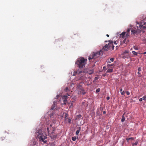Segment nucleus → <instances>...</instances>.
Instances as JSON below:
<instances>
[{
  "label": "nucleus",
  "instance_id": "1",
  "mask_svg": "<svg viewBox=\"0 0 146 146\" xmlns=\"http://www.w3.org/2000/svg\"><path fill=\"white\" fill-rule=\"evenodd\" d=\"M87 60L84 57H81L77 59L75 64H77L79 68H83L85 67Z\"/></svg>",
  "mask_w": 146,
  "mask_h": 146
},
{
  "label": "nucleus",
  "instance_id": "2",
  "mask_svg": "<svg viewBox=\"0 0 146 146\" xmlns=\"http://www.w3.org/2000/svg\"><path fill=\"white\" fill-rule=\"evenodd\" d=\"M37 137L39 139V141L41 142L46 143L47 142V137L43 133L39 131L36 133Z\"/></svg>",
  "mask_w": 146,
  "mask_h": 146
},
{
  "label": "nucleus",
  "instance_id": "3",
  "mask_svg": "<svg viewBox=\"0 0 146 146\" xmlns=\"http://www.w3.org/2000/svg\"><path fill=\"white\" fill-rule=\"evenodd\" d=\"M101 53L103 54L102 51V50H100L99 52H93L91 53L89 57V61H90V60L92 59H96L99 57Z\"/></svg>",
  "mask_w": 146,
  "mask_h": 146
},
{
  "label": "nucleus",
  "instance_id": "4",
  "mask_svg": "<svg viewBox=\"0 0 146 146\" xmlns=\"http://www.w3.org/2000/svg\"><path fill=\"white\" fill-rule=\"evenodd\" d=\"M47 130L48 133L53 132L55 130V128L52 125L50 124L49 126L47 128Z\"/></svg>",
  "mask_w": 146,
  "mask_h": 146
},
{
  "label": "nucleus",
  "instance_id": "5",
  "mask_svg": "<svg viewBox=\"0 0 146 146\" xmlns=\"http://www.w3.org/2000/svg\"><path fill=\"white\" fill-rule=\"evenodd\" d=\"M109 43L107 45L108 46L109 49H111L112 50H113L114 46L113 44V41L110 40L109 41Z\"/></svg>",
  "mask_w": 146,
  "mask_h": 146
},
{
  "label": "nucleus",
  "instance_id": "6",
  "mask_svg": "<svg viewBox=\"0 0 146 146\" xmlns=\"http://www.w3.org/2000/svg\"><path fill=\"white\" fill-rule=\"evenodd\" d=\"M48 135L51 137V139H55L57 136V135L56 134H55L54 132L49 133H48Z\"/></svg>",
  "mask_w": 146,
  "mask_h": 146
},
{
  "label": "nucleus",
  "instance_id": "7",
  "mask_svg": "<svg viewBox=\"0 0 146 146\" xmlns=\"http://www.w3.org/2000/svg\"><path fill=\"white\" fill-rule=\"evenodd\" d=\"M86 92L84 91V89L82 88H81L79 90L78 94L84 95Z\"/></svg>",
  "mask_w": 146,
  "mask_h": 146
},
{
  "label": "nucleus",
  "instance_id": "8",
  "mask_svg": "<svg viewBox=\"0 0 146 146\" xmlns=\"http://www.w3.org/2000/svg\"><path fill=\"white\" fill-rule=\"evenodd\" d=\"M103 49L104 50L108 51L110 49L108 48V46L106 44L103 47Z\"/></svg>",
  "mask_w": 146,
  "mask_h": 146
},
{
  "label": "nucleus",
  "instance_id": "9",
  "mask_svg": "<svg viewBox=\"0 0 146 146\" xmlns=\"http://www.w3.org/2000/svg\"><path fill=\"white\" fill-rule=\"evenodd\" d=\"M126 33L125 32H123L120 35V38H124L125 37V35Z\"/></svg>",
  "mask_w": 146,
  "mask_h": 146
},
{
  "label": "nucleus",
  "instance_id": "10",
  "mask_svg": "<svg viewBox=\"0 0 146 146\" xmlns=\"http://www.w3.org/2000/svg\"><path fill=\"white\" fill-rule=\"evenodd\" d=\"M130 31V29H127V33L126 34V37H128V36H129V35L130 34V33L129 32Z\"/></svg>",
  "mask_w": 146,
  "mask_h": 146
},
{
  "label": "nucleus",
  "instance_id": "11",
  "mask_svg": "<svg viewBox=\"0 0 146 146\" xmlns=\"http://www.w3.org/2000/svg\"><path fill=\"white\" fill-rule=\"evenodd\" d=\"M127 37H126V38H125L124 40H123L122 42V43H125L126 44H127V42H128V41L127 40H126V38H127Z\"/></svg>",
  "mask_w": 146,
  "mask_h": 146
},
{
  "label": "nucleus",
  "instance_id": "12",
  "mask_svg": "<svg viewBox=\"0 0 146 146\" xmlns=\"http://www.w3.org/2000/svg\"><path fill=\"white\" fill-rule=\"evenodd\" d=\"M125 113H124L123 115L122 116V117L121 119V121L122 122H123L125 120V117L124 116V115H125Z\"/></svg>",
  "mask_w": 146,
  "mask_h": 146
},
{
  "label": "nucleus",
  "instance_id": "13",
  "mask_svg": "<svg viewBox=\"0 0 146 146\" xmlns=\"http://www.w3.org/2000/svg\"><path fill=\"white\" fill-rule=\"evenodd\" d=\"M82 117V115L81 114H79L77 115L76 117V119H78L81 118Z\"/></svg>",
  "mask_w": 146,
  "mask_h": 146
},
{
  "label": "nucleus",
  "instance_id": "14",
  "mask_svg": "<svg viewBox=\"0 0 146 146\" xmlns=\"http://www.w3.org/2000/svg\"><path fill=\"white\" fill-rule=\"evenodd\" d=\"M139 27L140 29H141V28H142L144 29H146V27L144 26L143 25H139Z\"/></svg>",
  "mask_w": 146,
  "mask_h": 146
},
{
  "label": "nucleus",
  "instance_id": "15",
  "mask_svg": "<svg viewBox=\"0 0 146 146\" xmlns=\"http://www.w3.org/2000/svg\"><path fill=\"white\" fill-rule=\"evenodd\" d=\"M133 139L134 138L133 137L127 138L126 139L127 142H128L129 141V140H133Z\"/></svg>",
  "mask_w": 146,
  "mask_h": 146
},
{
  "label": "nucleus",
  "instance_id": "16",
  "mask_svg": "<svg viewBox=\"0 0 146 146\" xmlns=\"http://www.w3.org/2000/svg\"><path fill=\"white\" fill-rule=\"evenodd\" d=\"M113 72L112 69H109L106 72Z\"/></svg>",
  "mask_w": 146,
  "mask_h": 146
},
{
  "label": "nucleus",
  "instance_id": "17",
  "mask_svg": "<svg viewBox=\"0 0 146 146\" xmlns=\"http://www.w3.org/2000/svg\"><path fill=\"white\" fill-rule=\"evenodd\" d=\"M56 106V105L55 104H53L52 106V107L51 109L52 110H54L55 109Z\"/></svg>",
  "mask_w": 146,
  "mask_h": 146
},
{
  "label": "nucleus",
  "instance_id": "18",
  "mask_svg": "<svg viewBox=\"0 0 146 146\" xmlns=\"http://www.w3.org/2000/svg\"><path fill=\"white\" fill-rule=\"evenodd\" d=\"M80 131V128L78 130H77L76 131V135H78V134L79 133Z\"/></svg>",
  "mask_w": 146,
  "mask_h": 146
},
{
  "label": "nucleus",
  "instance_id": "19",
  "mask_svg": "<svg viewBox=\"0 0 146 146\" xmlns=\"http://www.w3.org/2000/svg\"><path fill=\"white\" fill-rule=\"evenodd\" d=\"M132 53L135 55L137 56V53L135 51H133L132 52Z\"/></svg>",
  "mask_w": 146,
  "mask_h": 146
},
{
  "label": "nucleus",
  "instance_id": "20",
  "mask_svg": "<svg viewBox=\"0 0 146 146\" xmlns=\"http://www.w3.org/2000/svg\"><path fill=\"white\" fill-rule=\"evenodd\" d=\"M72 140L73 141H75L76 140V138L75 137H72Z\"/></svg>",
  "mask_w": 146,
  "mask_h": 146
},
{
  "label": "nucleus",
  "instance_id": "21",
  "mask_svg": "<svg viewBox=\"0 0 146 146\" xmlns=\"http://www.w3.org/2000/svg\"><path fill=\"white\" fill-rule=\"evenodd\" d=\"M128 52L127 51H125L124 52V55L125 54L127 53V56H128L129 54H128Z\"/></svg>",
  "mask_w": 146,
  "mask_h": 146
},
{
  "label": "nucleus",
  "instance_id": "22",
  "mask_svg": "<svg viewBox=\"0 0 146 146\" xmlns=\"http://www.w3.org/2000/svg\"><path fill=\"white\" fill-rule=\"evenodd\" d=\"M137 143H138L137 141H136L135 143L133 144L132 145L133 146L137 145Z\"/></svg>",
  "mask_w": 146,
  "mask_h": 146
},
{
  "label": "nucleus",
  "instance_id": "23",
  "mask_svg": "<svg viewBox=\"0 0 146 146\" xmlns=\"http://www.w3.org/2000/svg\"><path fill=\"white\" fill-rule=\"evenodd\" d=\"M100 91V88H98L96 90V92L97 93L99 92Z\"/></svg>",
  "mask_w": 146,
  "mask_h": 146
},
{
  "label": "nucleus",
  "instance_id": "24",
  "mask_svg": "<svg viewBox=\"0 0 146 146\" xmlns=\"http://www.w3.org/2000/svg\"><path fill=\"white\" fill-rule=\"evenodd\" d=\"M113 64H108V65L107 66V67L108 68H110V66H113Z\"/></svg>",
  "mask_w": 146,
  "mask_h": 146
},
{
  "label": "nucleus",
  "instance_id": "25",
  "mask_svg": "<svg viewBox=\"0 0 146 146\" xmlns=\"http://www.w3.org/2000/svg\"><path fill=\"white\" fill-rule=\"evenodd\" d=\"M68 98V97L67 96L65 95L64 96L63 98V99H66V100Z\"/></svg>",
  "mask_w": 146,
  "mask_h": 146
},
{
  "label": "nucleus",
  "instance_id": "26",
  "mask_svg": "<svg viewBox=\"0 0 146 146\" xmlns=\"http://www.w3.org/2000/svg\"><path fill=\"white\" fill-rule=\"evenodd\" d=\"M82 71H77L76 72V73L78 74H80L82 73Z\"/></svg>",
  "mask_w": 146,
  "mask_h": 146
},
{
  "label": "nucleus",
  "instance_id": "27",
  "mask_svg": "<svg viewBox=\"0 0 146 146\" xmlns=\"http://www.w3.org/2000/svg\"><path fill=\"white\" fill-rule=\"evenodd\" d=\"M133 48H134L135 50H138V48H137V46H135L133 47Z\"/></svg>",
  "mask_w": 146,
  "mask_h": 146
},
{
  "label": "nucleus",
  "instance_id": "28",
  "mask_svg": "<svg viewBox=\"0 0 146 146\" xmlns=\"http://www.w3.org/2000/svg\"><path fill=\"white\" fill-rule=\"evenodd\" d=\"M114 60V58H111L110 59V61L111 62H113Z\"/></svg>",
  "mask_w": 146,
  "mask_h": 146
},
{
  "label": "nucleus",
  "instance_id": "29",
  "mask_svg": "<svg viewBox=\"0 0 146 146\" xmlns=\"http://www.w3.org/2000/svg\"><path fill=\"white\" fill-rule=\"evenodd\" d=\"M131 32L132 33H133V34L135 33L136 32L135 30H131Z\"/></svg>",
  "mask_w": 146,
  "mask_h": 146
},
{
  "label": "nucleus",
  "instance_id": "30",
  "mask_svg": "<svg viewBox=\"0 0 146 146\" xmlns=\"http://www.w3.org/2000/svg\"><path fill=\"white\" fill-rule=\"evenodd\" d=\"M68 88L67 87L66 88L64 89V91L65 92H67L68 90Z\"/></svg>",
  "mask_w": 146,
  "mask_h": 146
},
{
  "label": "nucleus",
  "instance_id": "31",
  "mask_svg": "<svg viewBox=\"0 0 146 146\" xmlns=\"http://www.w3.org/2000/svg\"><path fill=\"white\" fill-rule=\"evenodd\" d=\"M125 94V92H124V91H123L121 92V94L122 95H124Z\"/></svg>",
  "mask_w": 146,
  "mask_h": 146
},
{
  "label": "nucleus",
  "instance_id": "32",
  "mask_svg": "<svg viewBox=\"0 0 146 146\" xmlns=\"http://www.w3.org/2000/svg\"><path fill=\"white\" fill-rule=\"evenodd\" d=\"M67 101V100L66 99H64L63 100V101L64 102V104H66V103H65V102H66Z\"/></svg>",
  "mask_w": 146,
  "mask_h": 146
},
{
  "label": "nucleus",
  "instance_id": "33",
  "mask_svg": "<svg viewBox=\"0 0 146 146\" xmlns=\"http://www.w3.org/2000/svg\"><path fill=\"white\" fill-rule=\"evenodd\" d=\"M143 100H146V95L144 96L143 97Z\"/></svg>",
  "mask_w": 146,
  "mask_h": 146
},
{
  "label": "nucleus",
  "instance_id": "34",
  "mask_svg": "<svg viewBox=\"0 0 146 146\" xmlns=\"http://www.w3.org/2000/svg\"><path fill=\"white\" fill-rule=\"evenodd\" d=\"M138 70L139 71H141V68L140 67H139L138 68Z\"/></svg>",
  "mask_w": 146,
  "mask_h": 146
},
{
  "label": "nucleus",
  "instance_id": "35",
  "mask_svg": "<svg viewBox=\"0 0 146 146\" xmlns=\"http://www.w3.org/2000/svg\"><path fill=\"white\" fill-rule=\"evenodd\" d=\"M126 94L127 95H129L130 94V93L128 91H126Z\"/></svg>",
  "mask_w": 146,
  "mask_h": 146
},
{
  "label": "nucleus",
  "instance_id": "36",
  "mask_svg": "<svg viewBox=\"0 0 146 146\" xmlns=\"http://www.w3.org/2000/svg\"><path fill=\"white\" fill-rule=\"evenodd\" d=\"M110 98L109 96H108L107 98H106V99L107 100H109V99H110Z\"/></svg>",
  "mask_w": 146,
  "mask_h": 146
},
{
  "label": "nucleus",
  "instance_id": "37",
  "mask_svg": "<svg viewBox=\"0 0 146 146\" xmlns=\"http://www.w3.org/2000/svg\"><path fill=\"white\" fill-rule=\"evenodd\" d=\"M142 100H143V99L142 98H140L139 99V101L140 102H141L142 101Z\"/></svg>",
  "mask_w": 146,
  "mask_h": 146
},
{
  "label": "nucleus",
  "instance_id": "38",
  "mask_svg": "<svg viewBox=\"0 0 146 146\" xmlns=\"http://www.w3.org/2000/svg\"><path fill=\"white\" fill-rule=\"evenodd\" d=\"M111 61H110V60H108V61H107V63L108 64H109V63H111Z\"/></svg>",
  "mask_w": 146,
  "mask_h": 146
},
{
  "label": "nucleus",
  "instance_id": "39",
  "mask_svg": "<svg viewBox=\"0 0 146 146\" xmlns=\"http://www.w3.org/2000/svg\"><path fill=\"white\" fill-rule=\"evenodd\" d=\"M114 43L115 44H117V41H114Z\"/></svg>",
  "mask_w": 146,
  "mask_h": 146
},
{
  "label": "nucleus",
  "instance_id": "40",
  "mask_svg": "<svg viewBox=\"0 0 146 146\" xmlns=\"http://www.w3.org/2000/svg\"><path fill=\"white\" fill-rule=\"evenodd\" d=\"M122 90H123V89L122 88L120 89V92L121 93L122 92H123Z\"/></svg>",
  "mask_w": 146,
  "mask_h": 146
},
{
  "label": "nucleus",
  "instance_id": "41",
  "mask_svg": "<svg viewBox=\"0 0 146 146\" xmlns=\"http://www.w3.org/2000/svg\"><path fill=\"white\" fill-rule=\"evenodd\" d=\"M81 84H82V83H80L79 84H78V86H81Z\"/></svg>",
  "mask_w": 146,
  "mask_h": 146
},
{
  "label": "nucleus",
  "instance_id": "42",
  "mask_svg": "<svg viewBox=\"0 0 146 146\" xmlns=\"http://www.w3.org/2000/svg\"><path fill=\"white\" fill-rule=\"evenodd\" d=\"M106 113V111H104L103 112V113L104 114H105Z\"/></svg>",
  "mask_w": 146,
  "mask_h": 146
},
{
  "label": "nucleus",
  "instance_id": "43",
  "mask_svg": "<svg viewBox=\"0 0 146 146\" xmlns=\"http://www.w3.org/2000/svg\"><path fill=\"white\" fill-rule=\"evenodd\" d=\"M70 121H71V120L70 119H68V122L70 123Z\"/></svg>",
  "mask_w": 146,
  "mask_h": 146
},
{
  "label": "nucleus",
  "instance_id": "44",
  "mask_svg": "<svg viewBox=\"0 0 146 146\" xmlns=\"http://www.w3.org/2000/svg\"><path fill=\"white\" fill-rule=\"evenodd\" d=\"M137 74H140V73L139 72V71H138L137 72Z\"/></svg>",
  "mask_w": 146,
  "mask_h": 146
},
{
  "label": "nucleus",
  "instance_id": "45",
  "mask_svg": "<svg viewBox=\"0 0 146 146\" xmlns=\"http://www.w3.org/2000/svg\"><path fill=\"white\" fill-rule=\"evenodd\" d=\"M106 36L108 37H109V35L108 34L106 35Z\"/></svg>",
  "mask_w": 146,
  "mask_h": 146
},
{
  "label": "nucleus",
  "instance_id": "46",
  "mask_svg": "<svg viewBox=\"0 0 146 146\" xmlns=\"http://www.w3.org/2000/svg\"><path fill=\"white\" fill-rule=\"evenodd\" d=\"M127 58V57H125V56H123V58Z\"/></svg>",
  "mask_w": 146,
  "mask_h": 146
},
{
  "label": "nucleus",
  "instance_id": "47",
  "mask_svg": "<svg viewBox=\"0 0 146 146\" xmlns=\"http://www.w3.org/2000/svg\"><path fill=\"white\" fill-rule=\"evenodd\" d=\"M144 54H146V52H145L144 53Z\"/></svg>",
  "mask_w": 146,
  "mask_h": 146
},
{
  "label": "nucleus",
  "instance_id": "48",
  "mask_svg": "<svg viewBox=\"0 0 146 146\" xmlns=\"http://www.w3.org/2000/svg\"><path fill=\"white\" fill-rule=\"evenodd\" d=\"M106 68V67H105V66H104V67H103V69H104L105 68Z\"/></svg>",
  "mask_w": 146,
  "mask_h": 146
},
{
  "label": "nucleus",
  "instance_id": "49",
  "mask_svg": "<svg viewBox=\"0 0 146 146\" xmlns=\"http://www.w3.org/2000/svg\"><path fill=\"white\" fill-rule=\"evenodd\" d=\"M58 96H58V95H57V98H58Z\"/></svg>",
  "mask_w": 146,
  "mask_h": 146
},
{
  "label": "nucleus",
  "instance_id": "50",
  "mask_svg": "<svg viewBox=\"0 0 146 146\" xmlns=\"http://www.w3.org/2000/svg\"><path fill=\"white\" fill-rule=\"evenodd\" d=\"M107 42V41H105V42Z\"/></svg>",
  "mask_w": 146,
  "mask_h": 146
},
{
  "label": "nucleus",
  "instance_id": "51",
  "mask_svg": "<svg viewBox=\"0 0 146 146\" xmlns=\"http://www.w3.org/2000/svg\"><path fill=\"white\" fill-rule=\"evenodd\" d=\"M66 115H65V117H66Z\"/></svg>",
  "mask_w": 146,
  "mask_h": 146
},
{
  "label": "nucleus",
  "instance_id": "52",
  "mask_svg": "<svg viewBox=\"0 0 146 146\" xmlns=\"http://www.w3.org/2000/svg\"><path fill=\"white\" fill-rule=\"evenodd\" d=\"M145 23H144V25H145Z\"/></svg>",
  "mask_w": 146,
  "mask_h": 146
}]
</instances>
